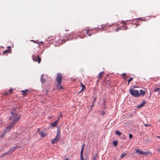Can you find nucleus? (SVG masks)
<instances>
[{"mask_svg":"<svg viewBox=\"0 0 160 160\" xmlns=\"http://www.w3.org/2000/svg\"><path fill=\"white\" fill-rule=\"evenodd\" d=\"M20 116H18L17 118L15 119L13 121H12L11 123L7 127L5 128L4 132L2 134L1 137L2 138L5 135V133L9 131L11 128L15 124L18 122V121L20 119Z\"/></svg>","mask_w":160,"mask_h":160,"instance_id":"obj_1","label":"nucleus"},{"mask_svg":"<svg viewBox=\"0 0 160 160\" xmlns=\"http://www.w3.org/2000/svg\"><path fill=\"white\" fill-rule=\"evenodd\" d=\"M130 93L132 96L135 97L139 96V92L138 91L132 89H131L129 90Z\"/></svg>","mask_w":160,"mask_h":160,"instance_id":"obj_2","label":"nucleus"},{"mask_svg":"<svg viewBox=\"0 0 160 160\" xmlns=\"http://www.w3.org/2000/svg\"><path fill=\"white\" fill-rule=\"evenodd\" d=\"M62 75L60 73H57L56 78V81L58 82V85H59L62 83Z\"/></svg>","mask_w":160,"mask_h":160,"instance_id":"obj_3","label":"nucleus"},{"mask_svg":"<svg viewBox=\"0 0 160 160\" xmlns=\"http://www.w3.org/2000/svg\"><path fill=\"white\" fill-rule=\"evenodd\" d=\"M11 113V116L9 118V119L11 120H13V121L19 116H20V118L21 117V115H19L17 116L18 114L17 113Z\"/></svg>","mask_w":160,"mask_h":160,"instance_id":"obj_4","label":"nucleus"},{"mask_svg":"<svg viewBox=\"0 0 160 160\" xmlns=\"http://www.w3.org/2000/svg\"><path fill=\"white\" fill-rule=\"evenodd\" d=\"M32 59L34 61L38 62L39 63H40L41 61V59L38 55L37 56L33 55L32 56Z\"/></svg>","mask_w":160,"mask_h":160,"instance_id":"obj_5","label":"nucleus"},{"mask_svg":"<svg viewBox=\"0 0 160 160\" xmlns=\"http://www.w3.org/2000/svg\"><path fill=\"white\" fill-rule=\"evenodd\" d=\"M60 137L56 135V137L54 139H52L51 140V142L52 144H53L57 143L59 140L60 138Z\"/></svg>","mask_w":160,"mask_h":160,"instance_id":"obj_6","label":"nucleus"},{"mask_svg":"<svg viewBox=\"0 0 160 160\" xmlns=\"http://www.w3.org/2000/svg\"><path fill=\"white\" fill-rule=\"evenodd\" d=\"M89 31V29H84L83 30L82 32L79 35V37L81 38H84L85 36V35L84 34H83V33H86L87 34H88V32Z\"/></svg>","mask_w":160,"mask_h":160,"instance_id":"obj_7","label":"nucleus"},{"mask_svg":"<svg viewBox=\"0 0 160 160\" xmlns=\"http://www.w3.org/2000/svg\"><path fill=\"white\" fill-rule=\"evenodd\" d=\"M22 93V95L23 97H25L27 96L28 93L30 92V91L27 89L25 90H22L20 91Z\"/></svg>","mask_w":160,"mask_h":160,"instance_id":"obj_8","label":"nucleus"},{"mask_svg":"<svg viewBox=\"0 0 160 160\" xmlns=\"http://www.w3.org/2000/svg\"><path fill=\"white\" fill-rule=\"evenodd\" d=\"M103 74H104V72L103 71H102L101 72H100V73H99L98 74V82H99V81L100 79L102 77V76L103 75Z\"/></svg>","mask_w":160,"mask_h":160,"instance_id":"obj_9","label":"nucleus"},{"mask_svg":"<svg viewBox=\"0 0 160 160\" xmlns=\"http://www.w3.org/2000/svg\"><path fill=\"white\" fill-rule=\"evenodd\" d=\"M146 102L145 101H143L141 103L140 105L137 106L138 108H140L142 107L146 103Z\"/></svg>","mask_w":160,"mask_h":160,"instance_id":"obj_10","label":"nucleus"},{"mask_svg":"<svg viewBox=\"0 0 160 160\" xmlns=\"http://www.w3.org/2000/svg\"><path fill=\"white\" fill-rule=\"evenodd\" d=\"M39 134L43 137H45L46 136V135L45 134L44 132L43 131H40Z\"/></svg>","mask_w":160,"mask_h":160,"instance_id":"obj_11","label":"nucleus"},{"mask_svg":"<svg viewBox=\"0 0 160 160\" xmlns=\"http://www.w3.org/2000/svg\"><path fill=\"white\" fill-rule=\"evenodd\" d=\"M57 124V121H55L53 123H51L50 124L51 126L52 127H55Z\"/></svg>","mask_w":160,"mask_h":160,"instance_id":"obj_12","label":"nucleus"},{"mask_svg":"<svg viewBox=\"0 0 160 160\" xmlns=\"http://www.w3.org/2000/svg\"><path fill=\"white\" fill-rule=\"evenodd\" d=\"M135 152L136 153H138L139 154H142L143 153L142 151H140L138 149H137Z\"/></svg>","mask_w":160,"mask_h":160,"instance_id":"obj_13","label":"nucleus"},{"mask_svg":"<svg viewBox=\"0 0 160 160\" xmlns=\"http://www.w3.org/2000/svg\"><path fill=\"white\" fill-rule=\"evenodd\" d=\"M56 135H58V136L61 137L60 129L59 128H58V132Z\"/></svg>","mask_w":160,"mask_h":160,"instance_id":"obj_14","label":"nucleus"},{"mask_svg":"<svg viewBox=\"0 0 160 160\" xmlns=\"http://www.w3.org/2000/svg\"><path fill=\"white\" fill-rule=\"evenodd\" d=\"M85 147V143H83V145L82 146L81 151V154H83V150Z\"/></svg>","mask_w":160,"mask_h":160,"instance_id":"obj_15","label":"nucleus"},{"mask_svg":"<svg viewBox=\"0 0 160 160\" xmlns=\"http://www.w3.org/2000/svg\"><path fill=\"white\" fill-rule=\"evenodd\" d=\"M11 51V50L10 49H6V50L4 51L3 52V54H5L6 53H8L10 52Z\"/></svg>","mask_w":160,"mask_h":160,"instance_id":"obj_16","label":"nucleus"},{"mask_svg":"<svg viewBox=\"0 0 160 160\" xmlns=\"http://www.w3.org/2000/svg\"><path fill=\"white\" fill-rule=\"evenodd\" d=\"M115 134L119 136H120L121 135V134H122V133L116 130L115 132Z\"/></svg>","mask_w":160,"mask_h":160,"instance_id":"obj_17","label":"nucleus"},{"mask_svg":"<svg viewBox=\"0 0 160 160\" xmlns=\"http://www.w3.org/2000/svg\"><path fill=\"white\" fill-rule=\"evenodd\" d=\"M139 94L140 95H144L145 94V92L142 90H140Z\"/></svg>","mask_w":160,"mask_h":160,"instance_id":"obj_18","label":"nucleus"},{"mask_svg":"<svg viewBox=\"0 0 160 160\" xmlns=\"http://www.w3.org/2000/svg\"><path fill=\"white\" fill-rule=\"evenodd\" d=\"M154 92H158V93H160V88H156L154 90Z\"/></svg>","mask_w":160,"mask_h":160,"instance_id":"obj_19","label":"nucleus"},{"mask_svg":"<svg viewBox=\"0 0 160 160\" xmlns=\"http://www.w3.org/2000/svg\"><path fill=\"white\" fill-rule=\"evenodd\" d=\"M95 101H94L93 102L92 105L91 106H87V108H90V111H91V109H92V107H93V106H94V104H93V103H94V102Z\"/></svg>","mask_w":160,"mask_h":160,"instance_id":"obj_20","label":"nucleus"},{"mask_svg":"<svg viewBox=\"0 0 160 160\" xmlns=\"http://www.w3.org/2000/svg\"><path fill=\"white\" fill-rule=\"evenodd\" d=\"M56 87H57V88L58 90H60L61 89H62L63 88L62 86H60L59 87V85H58V84L56 85Z\"/></svg>","mask_w":160,"mask_h":160,"instance_id":"obj_21","label":"nucleus"},{"mask_svg":"<svg viewBox=\"0 0 160 160\" xmlns=\"http://www.w3.org/2000/svg\"><path fill=\"white\" fill-rule=\"evenodd\" d=\"M43 75H42L41 76V82H44L45 81V79L43 78Z\"/></svg>","mask_w":160,"mask_h":160,"instance_id":"obj_22","label":"nucleus"},{"mask_svg":"<svg viewBox=\"0 0 160 160\" xmlns=\"http://www.w3.org/2000/svg\"><path fill=\"white\" fill-rule=\"evenodd\" d=\"M81 86L82 87V89L80 91V92H81L82 90H84L86 89L85 86H84V84H82Z\"/></svg>","mask_w":160,"mask_h":160,"instance_id":"obj_23","label":"nucleus"},{"mask_svg":"<svg viewBox=\"0 0 160 160\" xmlns=\"http://www.w3.org/2000/svg\"><path fill=\"white\" fill-rule=\"evenodd\" d=\"M16 150V148L15 147H12L11 149H10V151L12 153Z\"/></svg>","mask_w":160,"mask_h":160,"instance_id":"obj_24","label":"nucleus"},{"mask_svg":"<svg viewBox=\"0 0 160 160\" xmlns=\"http://www.w3.org/2000/svg\"><path fill=\"white\" fill-rule=\"evenodd\" d=\"M112 143L114 146H117L118 145V142L116 141H114L112 142Z\"/></svg>","mask_w":160,"mask_h":160,"instance_id":"obj_25","label":"nucleus"},{"mask_svg":"<svg viewBox=\"0 0 160 160\" xmlns=\"http://www.w3.org/2000/svg\"><path fill=\"white\" fill-rule=\"evenodd\" d=\"M127 153H122L121 154V158H123L124 156H125L127 154Z\"/></svg>","mask_w":160,"mask_h":160,"instance_id":"obj_26","label":"nucleus"},{"mask_svg":"<svg viewBox=\"0 0 160 160\" xmlns=\"http://www.w3.org/2000/svg\"><path fill=\"white\" fill-rule=\"evenodd\" d=\"M11 113H16V110L15 108L13 109L12 110V111L11 112Z\"/></svg>","mask_w":160,"mask_h":160,"instance_id":"obj_27","label":"nucleus"},{"mask_svg":"<svg viewBox=\"0 0 160 160\" xmlns=\"http://www.w3.org/2000/svg\"><path fill=\"white\" fill-rule=\"evenodd\" d=\"M133 79V78H130L128 80V84H129L130 83V82L131 81H132Z\"/></svg>","mask_w":160,"mask_h":160,"instance_id":"obj_28","label":"nucleus"},{"mask_svg":"<svg viewBox=\"0 0 160 160\" xmlns=\"http://www.w3.org/2000/svg\"><path fill=\"white\" fill-rule=\"evenodd\" d=\"M148 153L149 152H143V153L142 154L144 155H147L148 154Z\"/></svg>","mask_w":160,"mask_h":160,"instance_id":"obj_29","label":"nucleus"},{"mask_svg":"<svg viewBox=\"0 0 160 160\" xmlns=\"http://www.w3.org/2000/svg\"><path fill=\"white\" fill-rule=\"evenodd\" d=\"M13 90L12 89H10L8 90V92H9L10 93H12L13 92Z\"/></svg>","mask_w":160,"mask_h":160,"instance_id":"obj_30","label":"nucleus"},{"mask_svg":"<svg viewBox=\"0 0 160 160\" xmlns=\"http://www.w3.org/2000/svg\"><path fill=\"white\" fill-rule=\"evenodd\" d=\"M12 153L10 151V150L9 151H8L7 152H6V154H11Z\"/></svg>","mask_w":160,"mask_h":160,"instance_id":"obj_31","label":"nucleus"},{"mask_svg":"<svg viewBox=\"0 0 160 160\" xmlns=\"http://www.w3.org/2000/svg\"><path fill=\"white\" fill-rule=\"evenodd\" d=\"M129 136L130 139H131L133 137L132 134L131 133L129 134Z\"/></svg>","mask_w":160,"mask_h":160,"instance_id":"obj_32","label":"nucleus"},{"mask_svg":"<svg viewBox=\"0 0 160 160\" xmlns=\"http://www.w3.org/2000/svg\"><path fill=\"white\" fill-rule=\"evenodd\" d=\"M9 94V93L7 92H5L3 95L5 96H8V95Z\"/></svg>","mask_w":160,"mask_h":160,"instance_id":"obj_33","label":"nucleus"},{"mask_svg":"<svg viewBox=\"0 0 160 160\" xmlns=\"http://www.w3.org/2000/svg\"><path fill=\"white\" fill-rule=\"evenodd\" d=\"M81 160H84L83 154H81Z\"/></svg>","mask_w":160,"mask_h":160,"instance_id":"obj_34","label":"nucleus"},{"mask_svg":"<svg viewBox=\"0 0 160 160\" xmlns=\"http://www.w3.org/2000/svg\"><path fill=\"white\" fill-rule=\"evenodd\" d=\"M144 125L146 127H148V126H151V125L150 124H144Z\"/></svg>","mask_w":160,"mask_h":160,"instance_id":"obj_35","label":"nucleus"},{"mask_svg":"<svg viewBox=\"0 0 160 160\" xmlns=\"http://www.w3.org/2000/svg\"><path fill=\"white\" fill-rule=\"evenodd\" d=\"M15 147L16 148V149H19L21 148V147L20 146H17Z\"/></svg>","mask_w":160,"mask_h":160,"instance_id":"obj_36","label":"nucleus"},{"mask_svg":"<svg viewBox=\"0 0 160 160\" xmlns=\"http://www.w3.org/2000/svg\"><path fill=\"white\" fill-rule=\"evenodd\" d=\"M121 29L120 28H117L116 31V32H118V31H119L120 30H121Z\"/></svg>","mask_w":160,"mask_h":160,"instance_id":"obj_37","label":"nucleus"},{"mask_svg":"<svg viewBox=\"0 0 160 160\" xmlns=\"http://www.w3.org/2000/svg\"><path fill=\"white\" fill-rule=\"evenodd\" d=\"M97 160V158L96 156H94L93 158V160Z\"/></svg>","mask_w":160,"mask_h":160,"instance_id":"obj_38","label":"nucleus"},{"mask_svg":"<svg viewBox=\"0 0 160 160\" xmlns=\"http://www.w3.org/2000/svg\"><path fill=\"white\" fill-rule=\"evenodd\" d=\"M43 42L42 41H39V44H43Z\"/></svg>","mask_w":160,"mask_h":160,"instance_id":"obj_39","label":"nucleus"},{"mask_svg":"<svg viewBox=\"0 0 160 160\" xmlns=\"http://www.w3.org/2000/svg\"><path fill=\"white\" fill-rule=\"evenodd\" d=\"M35 43H36L37 44H39V41L38 40L35 41Z\"/></svg>","mask_w":160,"mask_h":160,"instance_id":"obj_40","label":"nucleus"},{"mask_svg":"<svg viewBox=\"0 0 160 160\" xmlns=\"http://www.w3.org/2000/svg\"><path fill=\"white\" fill-rule=\"evenodd\" d=\"M103 104H104V107L105 108V103H106V102H105V100H104L103 101Z\"/></svg>","mask_w":160,"mask_h":160,"instance_id":"obj_41","label":"nucleus"},{"mask_svg":"<svg viewBox=\"0 0 160 160\" xmlns=\"http://www.w3.org/2000/svg\"><path fill=\"white\" fill-rule=\"evenodd\" d=\"M122 76L123 77H125L126 76V74L125 73H123L122 74Z\"/></svg>","mask_w":160,"mask_h":160,"instance_id":"obj_42","label":"nucleus"},{"mask_svg":"<svg viewBox=\"0 0 160 160\" xmlns=\"http://www.w3.org/2000/svg\"><path fill=\"white\" fill-rule=\"evenodd\" d=\"M7 155V154H6V152L4 153L2 156V157H4L5 156Z\"/></svg>","mask_w":160,"mask_h":160,"instance_id":"obj_43","label":"nucleus"},{"mask_svg":"<svg viewBox=\"0 0 160 160\" xmlns=\"http://www.w3.org/2000/svg\"><path fill=\"white\" fill-rule=\"evenodd\" d=\"M60 117L57 120H56L55 121H57V123H58V122L59 120V119H60Z\"/></svg>","mask_w":160,"mask_h":160,"instance_id":"obj_44","label":"nucleus"},{"mask_svg":"<svg viewBox=\"0 0 160 160\" xmlns=\"http://www.w3.org/2000/svg\"><path fill=\"white\" fill-rule=\"evenodd\" d=\"M40 131V130L39 129V128H38V130H37V132H39H39H40V131Z\"/></svg>","mask_w":160,"mask_h":160,"instance_id":"obj_45","label":"nucleus"},{"mask_svg":"<svg viewBox=\"0 0 160 160\" xmlns=\"http://www.w3.org/2000/svg\"><path fill=\"white\" fill-rule=\"evenodd\" d=\"M105 114V112L104 111H103L102 113V114L103 115H104Z\"/></svg>","mask_w":160,"mask_h":160,"instance_id":"obj_46","label":"nucleus"},{"mask_svg":"<svg viewBox=\"0 0 160 160\" xmlns=\"http://www.w3.org/2000/svg\"><path fill=\"white\" fill-rule=\"evenodd\" d=\"M125 138V135H123V136L122 137V138Z\"/></svg>","mask_w":160,"mask_h":160,"instance_id":"obj_47","label":"nucleus"},{"mask_svg":"<svg viewBox=\"0 0 160 160\" xmlns=\"http://www.w3.org/2000/svg\"><path fill=\"white\" fill-rule=\"evenodd\" d=\"M31 41H32V42H33L34 43H35V42L34 41H35L33 40H31Z\"/></svg>","mask_w":160,"mask_h":160,"instance_id":"obj_48","label":"nucleus"},{"mask_svg":"<svg viewBox=\"0 0 160 160\" xmlns=\"http://www.w3.org/2000/svg\"><path fill=\"white\" fill-rule=\"evenodd\" d=\"M157 137H158V138H160V136H157Z\"/></svg>","mask_w":160,"mask_h":160,"instance_id":"obj_49","label":"nucleus"},{"mask_svg":"<svg viewBox=\"0 0 160 160\" xmlns=\"http://www.w3.org/2000/svg\"><path fill=\"white\" fill-rule=\"evenodd\" d=\"M88 35L89 36H91V35L90 34H88Z\"/></svg>","mask_w":160,"mask_h":160,"instance_id":"obj_50","label":"nucleus"},{"mask_svg":"<svg viewBox=\"0 0 160 160\" xmlns=\"http://www.w3.org/2000/svg\"><path fill=\"white\" fill-rule=\"evenodd\" d=\"M11 48V47H8V48Z\"/></svg>","mask_w":160,"mask_h":160,"instance_id":"obj_51","label":"nucleus"},{"mask_svg":"<svg viewBox=\"0 0 160 160\" xmlns=\"http://www.w3.org/2000/svg\"><path fill=\"white\" fill-rule=\"evenodd\" d=\"M65 160H69L68 158L66 159Z\"/></svg>","mask_w":160,"mask_h":160,"instance_id":"obj_52","label":"nucleus"},{"mask_svg":"<svg viewBox=\"0 0 160 160\" xmlns=\"http://www.w3.org/2000/svg\"><path fill=\"white\" fill-rule=\"evenodd\" d=\"M159 151L160 152V150L159 149Z\"/></svg>","mask_w":160,"mask_h":160,"instance_id":"obj_53","label":"nucleus"},{"mask_svg":"<svg viewBox=\"0 0 160 160\" xmlns=\"http://www.w3.org/2000/svg\"><path fill=\"white\" fill-rule=\"evenodd\" d=\"M42 103H43V102H42Z\"/></svg>","mask_w":160,"mask_h":160,"instance_id":"obj_54","label":"nucleus"}]
</instances>
